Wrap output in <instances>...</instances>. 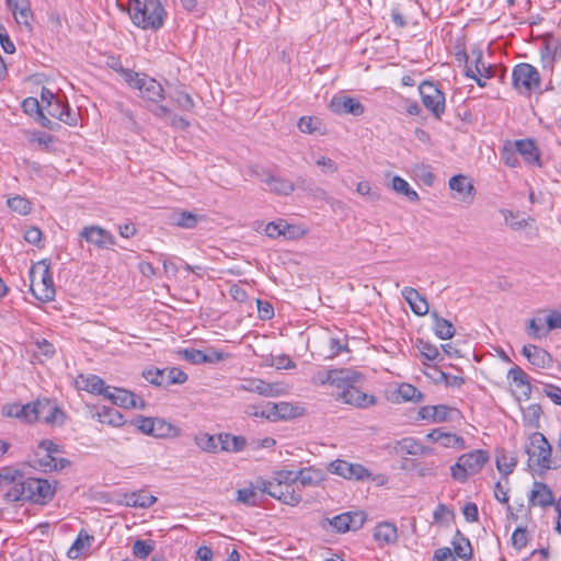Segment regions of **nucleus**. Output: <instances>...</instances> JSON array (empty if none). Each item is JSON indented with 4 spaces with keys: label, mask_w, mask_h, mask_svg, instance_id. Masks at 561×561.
<instances>
[{
    "label": "nucleus",
    "mask_w": 561,
    "mask_h": 561,
    "mask_svg": "<svg viewBox=\"0 0 561 561\" xmlns=\"http://www.w3.org/2000/svg\"><path fill=\"white\" fill-rule=\"evenodd\" d=\"M128 13L135 26L158 31L168 16L160 0H129Z\"/></svg>",
    "instance_id": "nucleus-1"
},
{
    "label": "nucleus",
    "mask_w": 561,
    "mask_h": 561,
    "mask_svg": "<svg viewBox=\"0 0 561 561\" xmlns=\"http://www.w3.org/2000/svg\"><path fill=\"white\" fill-rule=\"evenodd\" d=\"M501 158L508 167H517L520 160L528 167H542L541 153L533 138L506 140L501 149Z\"/></svg>",
    "instance_id": "nucleus-2"
},
{
    "label": "nucleus",
    "mask_w": 561,
    "mask_h": 561,
    "mask_svg": "<svg viewBox=\"0 0 561 561\" xmlns=\"http://www.w3.org/2000/svg\"><path fill=\"white\" fill-rule=\"evenodd\" d=\"M525 451L528 456L527 465L530 470L541 474L551 468L552 448L542 433L534 432L529 435Z\"/></svg>",
    "instance_id": "nucleus-3"
},
{
    "label": "nucleus",
    "mask_w": 561,
    "mask_h": 561,
    "mask_svg": "<svg viewBox=\"0 0 561 561\" xmlns=\"http://www.w3.org/2000/svg\"><path fill=\"white\" fill-rule=\"evenodd\" d=\"M30 289L33 296L43 302L55 299L56 289L50 265L45 260L37 262L30 270Z\"/></svg>",
    "instance_id": "nucleus-4"
},
{
    "label": "nucleus",
    "mask_w": 561,
    "mask_h": 561,
    "mask_svg": "<svg viewBox=\"0 0 561 561\" xmlns=\"http://www.w3.org/2000/svg\"><path fill=\"white\" fill-rule=\"evenodd\" d=\"M55 493V484L47 479L25 477L21 491L14 493V497H20V502L44 505L53 500Z\"/></svg>",
    "instance_id": "nucleus-5"
},
{
    "label": "nucleus",
    "mask_w": 561,
    "mask_h": 561,
    "mask_svg": "<svg viewBox=\"0 0 561 561\" xmlns=\"http://www.w3.org/2000/svg\"><path fill=\"white\" fill-rule=\"evenodd\" d=\"M489 460V454L485 450L477 449L461 455L456 463L451 466V477L456 481L465 482L468 477L478 473Z\"/></svg>",
    "instance_id": "nucleus-6"
},
{
    "label": "nucleus",
    "mask_w": 561,
    "mask_h": 561,
    "mask_svg": "<svg viewBox=\"0 0 561 561\" xmlns=\"http://www.w3.org/2000/svg\"><path fill=\"white\" fill-rule=\"evenodd\" d=\"M141 80L142 82L138 88L139 96L149 103L148 108L157 117H165L169 115L171 110L167 105L161 104L165 99L164 89L161 83L149 76H146V78Z\"/></svg>",
    "instance_id": "nucleus-7"
},
{
    "label": "nucleus",
    "mask_w": 561,
    "mask_h": 561,
    "mask_svg": "<svg viewBox=\"0 0 561 561\" xmlns=\"http://www.w3.org/2000/svg\"><path fill=\"white\" fill-rule=\"evenodd\" d=\"M419 93L424 107L434 118L442 119L446 110V98L438 85L433 81L424 80L419 85Z\"/></svg>",
    "instance_id": "nucleus-8"
},
{
    "label": "nucleus",
    "mask_w": 561,
    "mask_h": 561,
    "mask_svg": "<svg viewBox=\"0 0 561 561\" xmlns=\"http://www.w3.org/2000/svg\"><path fill=\"white\" fill-rule=\"evenodd\" d=\"M512 81L515 89L527 93L540 88V75L536 67L522 62L514 67Z\"/></svg>",
    "instance_id": "nucleus-9"
},
{
    "label": "nucleus",
    "mask_w": 561,
    "mask_h": 561,
    "mask_svg": "<svg viewBox=\"0 0 561 561\" xmlns=\"http://www.w3.org/2000/svg\"><path fill=\"white\" fill-rule=\"evenodd\" d=\"M25 474L14 467L0 468V490L3 492V499L7 502H20V497H14L23 486Z\"/></svg>",
    "instance_id": "nucleus-10"
},
{
    "label": "nucleus",
    "mask_w": 561,
    "mask_h": 561,
    "mask_svg": "<svg viewBox=\"0 0 561 561\" xmlns=\"http://www.w3.org/2000/svg\"><path fill=\"white\" fill-rule=\"evenodd\" d=\"M359 379V373L350 368H341L328 370L325 373V379H320V383H330L342 391L345 388L356 385Z\"/></svg>",
    "instance_id": "nucleus-11"
},
{
    "label": "nucleus",
    "mask_w": 561,
    "mask_h": 561,
    "mask_svg": "<svg viewBox=\"0 0 561 561\" xmlns=\"http://www.w3.org/2000/svg\"><path fill=\"white\" fill-rule=\"evenodd\" d=\"M328 520L339 533H346L362 528L366 520V515L362 511L345 512Z\"/></svg>",
    "instance_id": "nucleus-12"
},
{
    "label": "nucleus",
    "mask_w": 561,
    "mask_h": 561,
    "mask_svg": "<svg viewBox=\"0 0 561 561\" xmlns=\"http://www.w3.org/2000/svg\"><path fill=\"white\" fill-rule=\"evenodd\" d=\"M329 471L348 480H364L370 477L369 471L359 463H352L346 460H334L329 466Z\"/></svg>",
    "instance_id": "nucleus-13"
},
{
    "label": "nucleus",
    "mask_w": 561,
    "mask_h": 561,
    "mask_svg": "<svg viewBox=\"0 0 561 561\" xmlns=\"http://www.w3.org/2000/svg\"><path fill=\"white\" fill-rule=\"evenodd\" d=\"M330 110L337 115L351 114L360 116L365 112L364 105L358 99L348 95H334L329 104Z\"/></svg>",
    "instance_id": "nucleus-14"
},
{
    "label": "nucleus",
    "mask_w": 561,
    "mask_h": 561,
    "mask_svg": "<svg viewBox=\"0 0 561 561\" xmlns=\"http://www.w3.org/2000/svg\"><path fill=\"white\" fill-rule=\"evenodd\" d=\"M41 403H10L2 408V414L7 417H14L24 423L32 424L36 422V415L38 414V408Z\"/></svg>",
    "instance_id": "nucleus-15"
},
{
    "label": "nucleus",
    "mask_w": 561,
    "mask_h": 561,
    "mask_svg": "<svg viewBox=\"0 0 561 561\" xmlns=\"http://www.w3.org/2000/svg\"><path fill=\"white\" fill-rule=\"evenodd\" d=\"M105 399L110 400L113 404L124 409H144L146 407L145 400L137 398L134 392L111 386L110 391L105 394Z\"/></svg>",
    "instance_id": "nucleus-16"
},
{
    "label": "nucleus",
    "mask_w": 561,
    "mask_h": 561,
    "mask_svg": "<svg viewBox=\"0 0 561 561\" xmlns=\"http://www.w3.org/2000/svg\"><path fill=\"white\" fill-rule=\"evenodd\" d=\"M34 403H41L36 421L42 420L48 425H62L65 422L64 411L51 400L43 398L37 399Z\"/></svg>",
    "instance_id": "nucleus-17"
},
{
    "label": "nucleus",
    "mask_w": 561,
    "mask_h": 561,
    "mask_svg": "<svg viewBox=\"0 0 561 561\" xmlns=\"http://www.w3.org/2000/svg\"><path fill=\"white\" fill-rule=\"evenodd\" d=\"M79 236L99 249L110 248L116 243L114 236L100 226L84 227Z\"/></svg>",
    "instance_id": "nucleus-18"
},
{
    "label": "nucleus",
    "mask_w": 561,
    "mask_h": 561,
    "mask_svg": "<svg viewBox=\"0 0 561 561\" xmlns=\"http://www.w3.org/2000/svg\"><path fill=\"white\" fill-rule=\"evenodd\" d=\"M449 188L457 201L471 204L474 199L476 188L469 178H449Z\"/></svg>",
    "instance_id": "nucleus-19"
},
{
    "label": "nucleus",
    "mask_w": 561,
    "mask_h": 561,
    "mask_svg": "<svg viewBox=\"0 0 561 561\" xmlns=\"http://www.w3.org/2000/svg\"><path fill=\"white\" fill-rule=\"evenodd\" d=\"M505 225L508 226L514 231H519L524 229H531L534 233H536V220L534 217L526 215L520 211H512L508 209H501Z\"/></svg>",
    "instance_id": "nucleus-20"
},
{
    "label": "nucleus",
    "mask_w": 561,
    "mask_h": 561,
    "mask_svg": "<svg viewBox=\"0 0 561 561\" xmlns=\"http://www.w3.org/2000/svg\"><path fill=\"white\" fill-rule=\"evenodd\" d=\"M337 396L344 403L352 404L357 408H368L376 403L375 396L362 392L356 385L345 388Z\"/></svg>",
    "instance_id": "nucleus-21"
},
{
    "label": "nucleus",
    "mask_w": 561,
    "mask_h": 561,
    "mask_svg": "<svg viewBox=\"0 0 561 561\" xmlns=\"http://www.w3.org/2000/svg\"><path fill=\"white\" fill-rule=\"evenodd\" d=\"M528 501L530 506L547 507L554 504V496L546 483L535 481Z\"/></svg>",
    "instance_id": "nucleus-22"
},
{
    "label": "nucleus",
    "mask_w": 561,
    "mask_h": 561,
    "mask_svg": "<svg viewBox=\"0 0 561 561\" xmlns=\"http://www.w3.org/2000/svg\"><path fill=\"white\" fill-rule=\"evenodd\" d=\"M522 353L531 365L538 368H547L552 363V357L546 350L533 344L524 345Z\"/></svg>",
    "instance_id": "nucleus-23"
},
{
    "label": "nucleus",
    "mask_w": 561,
    "mask_h": 561,
    "mask_svg": "<svg viewBox=\"0 0 561 561\" xmlns=\"http://www.w3.org/2000/svg\"><path fill=\"white\" fill-rule=\"evenodd\" d=\"M401 294L416 316H425L428 313L427 300L415 288L404 287Z\"/></svg>",
    "instance_id": "nucleus-24"
},
{
    "label": "nucleus",
    "mask_w": 561,
    "mask_h": 561,
    "mask_svg": "<svg viewBox=\"0 0 561 561\" xmlns=\"http://www.w3.org/2000/svg\"><path fill=\"white\" fill-rule=\"evenodd\" d=\"M507 379L516 385L520 389V393L525 400H529L531 397V383L528 375L519 367L513 366L507 373Z\"/></svg>",
    "instance_id": "nucleus-25"
},
{
    "label": "nucleus",
    "mask_w": 561,
    "mask_h": 561,
    "mask_svg": "<svg viewBox=\"0 0 561 561\" xmlns=\"http://www.w3.org/2000/svg\"><path fill=\"white\" fill-rule=\"evenodd\" d=\"M199 216L188 210H175L169 217V222L183 229H193L199 222Z\"/></svg>",
    "instance_id": "nucleus-26"
},
{
    "label": "nucleus",
    "mask_w": 561,
    "mask_h": 561,
    "mask_svg": "<svg viewBox=\"0 0 561 561\" xmlns=\"http://www.w3.org/2000/svg\"><path fill=\"white\" fill-rule=\"evenodd\" d=\"M374 538L382 545H392L398 540L397 526L389 522L379 523L374 531Z\"/></svg>",
    "instance_id": "nucleus-27"
},
{
    "label": "nucleus",
    "mask_w": 561,
    "mask_h": 561,
    "mask_svg": "<svg viewBox=\"0 0 561 561\" xmlns=\"http://www.w3.org/2000/svg\"><path fill=\"white\" fill-rule=\"evenodd\" d=\"M431 317L434 322L433 331L438 339L449 340L455 335V327L449 320L440 317L437 311H432Z\"/></svg>",
    "instance_id": "nucleus-28"
},
{
    "label": "nucleus",
    "mask_w": 561,
    "mask_h": 561,
    "mask_svg": "<svg viewBox=\"0 0 561 561\" xmlns=\"http://www.w3.org/2000/svg\"><path fill=\"white\" fill-rule=\"evenodd\" d=\"M263 188L277 195H288L294 191V184L287 178H262Z\"/></svg>",
    "instance_id": "nucleus-29"
},
{
    "label": "nucleus",
    "mask_w": 561,
    "mask_h": 561,
    "mask_svg": "<svg viewBox=\"0 0 561 561\" xmlns=\"http://www.w3.org/2000/svg\"><path fill=\"white\" fill-rule=\"evenodd\" d=\"M219 449L228 453H239L245 445L247 439L243 436H237L229 433H221L218 435Z\"/></svg>",
    "instance_id": "nucleus-30"
},
{
    "label": "nucleus",
    "mask_w": 561,
    "mask_h": 561,
    "mask_svg": "<svg viewBox=\"0 0 561 561\" xmlns=\"http://www.w3.org/2000/svg\"><path fill=\"white\" fill-rule=\"evenodd\" d=\"M451 545H453V549H454L453 551H454L455 556L458 557L459 559L468 561L472 558L471 543H470L469 539L466 538L463 536V534H461L460 530L456 531V534L453 538Z\"/></svg>",
    "instance_id": "nucleus-31"
},
{
    "label": "nucleus",
    "mask_w": 561,
    "mask_h": 561,
    "mask_svg": "<svg viewBox=\"0 0 561 561\" xmlns=\"http://www.w3.org/2000/svg\"><path fill=\"white\" fill-rule=\"evenodd\" d=\"M520 410L523 414V424L526 427L538 430L540 427V417L542 414L541 405L534 403L526 408L520 407Z\"/></svg>",
    "instance_id": "nucleus-32"
},
{
    "label": "nucleus",
    "mask_w": 561,
    "mask_h": 561,
    "mask_svg": "<svg viewBox=\"0 0 561 561\" xmlns=\"http://www.w3.org/2000/svg\"><path fill=\"white\" fill-rule=\"evenodd\" d=\"M157 502V497L147 492H131L125 495V503L130 507L148 508Z\"/></svg>",
    "instance_id": "nucleus-33"
},
{
    "label": "nucleus",
    "mask_w": 561,
    "mask_h": 561,
    "mask_svg": "<svg viewBox=\"0 0 561 561\" xmlns=\"http://www.w3.org/2000/svg\"><path fill=\"white\" fill-rule=\"evenodd\" d=\"M295 478L297 486H311L322 481V473L320 470L313 468H302L296 471Z\"/></svg>",
    "instance_id": "nucleus-34"
},
{
    "label": "nucleus",
    "mask_w": 561,
    "mask_h": 561,
    "mask_svg": "<svg viewBox=\"0 0 561 561\" xmlns=\"http://www.w3.org/2000/svg\"><path fill=\"white\" fill-rule=\"evenodd\" d=\"M95 416L99 422L112 426H122L124 424L123 415L114 408L101 407L96 410Z\"/></svg>",
    "instance_id": "nucleus-35"
},
{
    "label": "nucleus",
    "mask_w": 561,
    "mask_h": 561,
    "mask_svg": "<svg viewBox=\"0 0 561 561\" xmlns=\"http://www.w3.org/2000/svg\"><path fill=\"white\" fill-rule=\"evenodd\" d=\"M277 496L279 502L289 506H296L302 500L300 489L297 486V483L284 484L283 492H279Z\"/></svg>",
    "instance_id": "nucleus-36"
},
{
    "label": "nucleus",
    "mask_w": 561,
    "mask_h": 561,
    "mask_svg": "<svg viewBox=\"0 0 561 561\" xmlns=\"http://www.w3.org/2000/svg\"><path fill=\"white\" fill-rule=\"evenodd\" d=\"M243 390L254 392L264 397H274L277 394L274 386L262 379H250L241 387Z\"/></svg>",
    "instance_id": "nucleus-37"
},
{
    "label": "nucleus",
    "mask_w": 561,
    "mask_h": 561,
    "mask_svg": "<svg viewBox=\"0 0 561 561\" xmlns=\"http://www.w3.org/2000/svg\"><path fill=\"white\" fill-rule=\"evenodd\" d=\"M82 388L92 394H99L105 398V394L110 391V386L105 385V381L96 375H89L82 378Z\"/></svg>",
    "instance_id": "nucleus-38"
},
{
    "label": "nucleus",
    "mask_w": 561,
    "mask_h": 561,
    "mask_svg": "<svg viewBox=\"0 0 561 561\" xmlns=\"http://www.w3.org/2000/svg\"><path fill=\"white\" fill-rule=\"evenodd\" d=\"M559 57H561V42L553 37L546 39L543 50L541 51L543 62L552 65Z\"/></svg>",
    "instance_id": "nucleus-39"
},
{
    "label": "nucleus",
    "mask_w": 561,
    "mask_h": 561,
    "mask_svg": "<svg viewBox=\"0 0 561 561\" xmlns=\"http://www.w3.org/2000/svg\"><path fill=\"white\" fill-rule=\"evenodd\" d=\"M472 55L476 57L473 71L477 76L484 77L485 79H491L495 76V68L484 62L483 55L480 49L472 50Z\"/></svg>",
    "instance_id": "nucleus-40"
},
{
    "label": "nucleus",
    "mask_w": 561,
    "mask_h": 561,
    "mask_svg": "<svg viewBox=\"0 0 561 561\" xmlns=\"http://www.w3.org/2000/svg\"><path fill=\"white\" fill-rule=\"evenodd\" d=\"M7 206L14 213L26 216L32 211V203L24 196L15 195L7 199Z\"/></svg>",
    "instance_id": "nucleus-41"
},
{
    "label": "nucleus",
    "mask_w": 561,
    "mask_h": 561,
    "mask_svg": "<svg viewBox=\"0 0 561 561\" xmlns=\"http://www.w3.org/2000/svg\"><path fill=\"white\" fill-rule=\"evenodd\" d=\"M169 98L182 111L192 112L195 107L193 98L183 90H175Z\"/></svg>",
    "instance_id": "nucleus-42"
},
{
    "label": "nucleus",
    "mask_w": 561,
    "mask_h": 561,
    "mask_svg": "<svg viewBox=\"0 0 561 561\" xmlns=\"http://www.w3.org/2000/svg\"><path fill=\"white\" fill-rule=\"evenodd\" d=\"M180 433L179 428L163 419L154 417L153 436L158 438L175 437Z\"/></svg>",
    "instance_id": "nucleus-43"
},
{
    "label": "nucleus",
    "mask_w": 561,
    "mask_h": 561,
    "mask_svg": "<svg viewBox=\"0 0 561 561\" xmlns=\"http://www.w3.org/2000/svg\"><path fill=\"white\" fill-rule=\"evenodd\" d=\"M255 488L278 501L277 495L279 492H283L284 484H280L272 479L265 480L263 478H259L255 482Z\"/></svg>",
    "instance_id": "nucleus-44"
},
{
    "label": "nucleus",
    "mask_w": 561,
    "mask_h": 561,
    "mask_svg": "<svg viewBox=\"0 0 561 561\" xmlns=\"http://www.w3.org/2000/svg\"><path fill=\"white\" fill-rule=\"evenodd\" d=\"M516 465L517 458L514 456H510L505 453H501L496 456V468L505 478L514 471Z\"/></svg>",
    "instance_id": "nucleus-45"
},
{
    "label": "nucleus",
    "mask_w": 561,
    "mask_h": 561,
    "mask_svg": "<svg viewBox=\"0 0 561 561\" xmlns=\"http://www.w3.org/2000/svg\"><path fill=\"white\" fill-rule=\"evenodd\" d=\"M31 144L36 145L42 150H48L54 142V137L42 130H32L27 133Z\"/></svg>",
    "instance_id": "nucleus-46"
},
{
    "label": "nucleus",
    "mask_w": 561,
    "mask_h": 561,
    "mask_svg": "<svg viewBox=\"0 0 561 561\" xmlns=\"http://www.w3.org/2000/svg\"><path fill=\"white\" fill-rule=\"evenodd\" d=\"M392 188L402 195H404L410 202H417V193L410 186L404 178H392Z\"/></svg>",
    "instance_id": "nucleus-47"
},
{
    "label": "nucleus",
    "mask_w": 561,
    "mask_h": 561,
    "mask_svg": "<svg viewBox=\"0 0 561 561\" xmlns=\"http://www.w3.org/2000/svg\"><path fill=\"white\" fill-rule=\"evenodd\" d=\"M416 346L417 348L420 350L421 352V355L426 359V360H431V362H434V360H443L444 358L440 356V353L437 348L436 345L434 344H431L430 342L427 341H424L422 339H419L416 341Z\"/></svg>",
    "instance_id": "nucleus-48"
},
{
    "label": "nucleus",
    "mask_w": 561,
    "mask_h": 561,
    "mask_svg": "<svg viewBox=\"0 0 561 561\" xmlns=\"http://www.w3.org/2000/svg\"><path fill=\"white\" fill-rule=\"evenodd\" d=\"M195 442L197 446L207 453H217L219 450V442L218 436L209 435V434H201L195 437Z\"/></svg>",
    "instance_id": "nucleus-49"
},
{
    "label": "nucleus",
    "mask_w": 561,
    "mask_h": 561,
    "mask_svg": "<svg viewBox=\"0 0 561 561\" xmlns=\"http://www.w3.org/2000/svg\"><path fill=\"white\" fill-rule=\"evenodd\" d=\"M398 396L404 401L420 402L423 400L422 392L410 383H402L398 389Z\"/></svg>",
    "instance_id": "nucleus-50"
},
{
    "label": "nucleus",
    "mask_w": 561,
    "mask_h": 561,
    "mask_svg": "<svg viewBox=\"0 0 561 561\" xmlns=\"http://www.w3.org/2000/svg\"><path fill=\"white\" fill-rule=\"evenodd\" d=\"M167 369L148 368L142 371V377L151 385L157 387H165Z\"/></svg>",
    "instance_id": "nucleus-51"
},
{
    "label": "nucleus",
    "mask_w": 561,
    "mask_h": 561,
    "mask_svg": "<svg viewBox=\"0 0 561 561\" xmlns=\"http://www.w3.org/2000/svg\"><path fill=\"white\" fill-rule=\"evenodd\" d=\"M154 549L152 540L137 539L133 545V554L138 559H146Z\"/></svg>",
    "instance_id": "nucleus-52"
},
{
    "label": "nucleus",
    "mask_w": 561,
    "mask_h": 561,
    "mask_svg": "<svg viewBox=\"0 0 561 561\" xmlns=\"http://www.w3.org/2000/svg\"><path fill=\"white\" fill-rule=\"evenodd\" d=\"M121 70V77L124 79V81L133 89L138 90L139 85L142 82V78H146L147 75L136 72L131 69L127 68H119Z\"/></svg>",
    "instance_id": "nucleus-53"
},
{
    "label": "nucleus",
    "mask_w": 561,
    "mask_h": 561,
    "mask_svg": "<svg viewBox=\"0 0 561 561\" xmlns=\"http://www.w3.org/2000/svg\"><path fill=\"white\" fill-rule=\"evenodd\" d=\"M526 333L534 340H540L548 334L547 330L543 329L542 321L536 318L528 321Z\"/></svg>",
    "instance_id": "nucleus-54"
},
{
    "label": "nucleus",
    "mask_w": 561,
    "mask_h": 561,
    "mask_svg": "<svg viewBox=\"0 0 561 561\" xmlns=\"http://www.w3.org/2000/svg\"><path fill=\"white\" fill-rule=\"evenodd\" d=\"M254 488H244L237 491V500L247 506H256L259 504L257 494Z\"/></svg>",
    "instance_id": "nucleus-55"
},
{
    "label": "nucleus",
    "mask_w": 561,
    "mask_h": 561,
    "mask_svg": "<svg viewBox=\"0 0 561 561\" xmlns=\"http://www.w3.org/2000/svg\"><path fill=\"white\" fill-rule=\"evenodd\" d=\"M165 387L170 385H182L187 380V375L178 367L165 368Z\"/></svg>",
    "instance_id": "nucleus-56"
},
{
    "label": "nucleus",
    "mask_w": 561,
    "mask_h": 561,
    "mask_svg": "<svg viewBox=\"0 0 561 561\" xmlns=\"http://www.w3.org/2000/svg\"><path fill=\"white\" fill-rule=\"evenodd\" d=\"M273 409L276 410L277 421L285 420V419H291L299 414L298 408L294 407L293 404H290L288 402H278V403H276V405Z\"/></svg>",
    "instance_id": "nucleus-57"
},
{
    "label": "nucleus",
    "mask_w": 561,
    "mask_h": 561,
    "mask_svg": "<svg viewBox=\"0 0 561 561\" xmlns=\"http://www.w3.org/2000/svg\"><path fill=\"white\" fill-rule=\"evenodd\" d=\"M528 543V531L526 527H517L512 535V545L516 550H522Z\"/></svg>",
    "instance_id": "nucleus-58"
},
{
    "label": "nucleus",
    "mask_w": 561,
    "mask_h": 561,
    "mask_svg": "<svg viewBox=\"0 0 561 561\" xmlns=\"http://www.w3.org/2000/svg\"><path fill=\"white\" fill-rule=\"evenodd\" d=\"M307 230L300 226L290 225L284 220L283 237L287 240L300 239L306 234Z\"/></svg>",
    "instance_id": "nucleus-59"
},
{
    "label": "nucleus",
    "mask_w": 561,
    "mask_h": 561,
    "mask_svg": "<svg viewBox=\"0 0 561 561\" xmlns=\"http://www.w3.org/2000/svg\"><path fill=\"white\" fill-rule=\"evenodd\" d=\"M440 444L447 448H463L465 439L456 434L444 432Z\"/></svg>",
    "instance_id": "nucleus-60"
},
{
    "label": "nucleus",
    "mask_w": 561,
    "mask_h": 561,
    "mask_svg": "<svg viewBox=\"0 0 561 561\" xmlns=\"http://www.w3.org/2000/svg\"><path fill=\"white\" fill-rule=\"evenodd\" d=\"M136 425L140 432L147 435H152L154 433V417H147V416H138L136 419Z\"/></svg>",
    "instance_id": "nucleus-61"
},
{
    "label": "nucleus",
    "mask_w": 561,
    "mask_h": 561,
    "mask_svg": "<svg viewBox=\"0 0 561 561\" xmlns=\"http://www.w3.org/2000/svg\"><path fill=\"white\" fill-rule=\"evenodd\" d=\"M295 476H296V471L282 469V470L275 471L271 479L280 484L296 483Z\"/></svg>",
    "instance_id": "nucleus-62"
},
{
    "label": "nucleus",
    "mask_w": 561,
    "mask_h": 561,
    "mask_svg": "<svg viewBox=\"0 0 561 561\" xmlns=\"http://www.w3.org/2000/svg\"><path fill=\"white\" fill-rule=\"evenodd\" d=\"M183 358L191 364H204L205 355L204 352L196 348H186L181 352Z\"/></svg>",
    "instance_id": "nucleus-63"
},
{
    "label": "nucleus",
    "mask_w": 561,
    "mask_h": 561,
    "mask_svg": "<svg viewBox=\"0 0 561 561\" xmlns=\"http://www.w3.org/2000/svg\"><path fill=\"white\" fill-rule=\"evenodd\" d=\"M36 465L45 472L56 469V456L46 454L35 459Z\"/></svg>",
    "instance_id": "nucleus-64"
}]
</instances>
